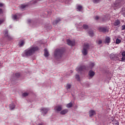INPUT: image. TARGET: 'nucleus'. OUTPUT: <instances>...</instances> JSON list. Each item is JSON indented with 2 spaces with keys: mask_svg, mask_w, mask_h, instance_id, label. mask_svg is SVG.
I'll use <instances>...</instances> for the list:
<instances>
[{
  "mask_svg": "<svg viewBox=\"0 0 125 125\" xmlns=\"http://www.w3.org/2000/svg\"><path fill=\"white\" fill-rule=\"evenodd\" d=\"M39 48L38 46L32 45L29 48L25 49L21 54L22 57H30L32 56L33 54H35L36 51H38Z\"/></svg>",
  "mask_w": 125,
  "mask_h": 125,
  "instance_id": "f257e3e1",
  "label": "nucleus"
},
{
  "mask_svg": "<svg viewBox=\"0 0 125 125\" xmlns=\"http://www.w3.org/2000/svg\"><path fill=\"white\" fill-rule=\"evenodd\" d=\"M94 63L93 62H90L89 66L88 68H86L85 66H81L78 67L76 70L78 72V73H83V71H85V70H89V69H92L93 67H94Z\"/></svg>",
  "mask_w": 125,
  "mask_h": 125,
  "instance_id": "f03ea898",
  "label": "nucleus"
},
{
  "mask_svg": "<svg viewBox=\"0 0 125 125\" xmlns=\"http://www.w3.org/2000/svg\"><path fill=\"white\" fill-rule=\"evenodd\" d=\"M91 46L88 43H84L83 45V49L82 50V52L84 56L87 55L88 53V51L90 49Z\"/></svg>",
  "mask_w": 125,
  "mask_h": 125,
  "instance_id": "7ed1b4c3",
  "label": "nucleus"
},
{
  "mask_svg": "<svg viewBox=\"0 0 125 125\" xmlns=\"http://www.w3.org/2000/svg\"><path fill=\"white\" fill-rule=\"evenodd\" d=\"M64 52V50L62 49H56L54 53V57L56 59L61 58L62 57V55Z\"/></svg>",
  "mask_w": 125,
  "mask_h": 125,
  "instance_id": "20e7f679",
  "label": "nucleus"
},
{
  "mask_svg": "<svg viewBox=\"0 0 125 125\" xmlns=\"http://www.w3.org/2000/svg\"><path fill=\"white\" fill-rule=\"evenodd\" d=\"M49 108H45V107H42L41 109V112L43 114V116H45L46 114L47 113V112L49 111Z\"/></svg>",
  "mask_w": 125,
  "mask_h": 125,
  "instance_id": "39448f33",
  "label": "nucleus"
},
{
  "mask_svg": "<svg viewBox=\"0 0 125 125\" xmlns=\"http://www.w3.org/2000/svg\"><path fill=\"white\" fill-rule=\"evenodd\" d=\"M66 42L67 43V44H68V45H70L71 46H74V45L76 44L75 41H71L69 39H67L66 40Z\"/></svg>",
  "mask_w": 125,
  "mask_h": 125,
  "instance_id": "423d86ee",
  "label": "nucleus"
},
{
  "mask_svg": "<svg viewBox=\"0 0 125 125\" xmlns=\"http://www.w3.org/2000/svg\"><path fill=\"white\" fill-rule=\"evenodd\" d=\"M94 75H95V72L92 70H90L88 73L89 79L91 80V79H92L94 77Z\"/></svg>",
  "mask_w": 125,
  "mask_h": 125,
  "instance_id": "0eeeda50",
  "label": "nucleus"
},
{
  "mask_svg": "<svg viewBox=\"0 0 125 125\" xmlns=\"http://www.w3.org/2000/svg\"><path fill=\"white\" fill-rule=\"evenodd\" d=\"M20 17H21V14H16L15 15L12 16V19H13V20H17V19H19Z\"/></svg>",
  "mask_w": 125,
  "mask_h": 125,
  "instance_id": "6e6552de",
  "label": "nucleus"
},
{
  "mask_svg": "<svg viewBox=\"0 0 125 125\" xmlns=\"http://www.w3.org/2000/svg\"><path fill=\"white\" fill-rule=\"evenodd\" d=\"M55 112H60L62 110V105H57L55 107Z\"/></svg>",
  "mask_w": 125,
  "mask_h": 125,
  "instance_id": "1a4fd4ad",
  "label": "nucleus"
},
{
  "mask_svg": "<svg viewBox=\"0 0 125 125\" xmlns=\"http://www.w3.org/2000/svg\"><path fill=\"white\" fill-rule=\"evenodd\" d=\"M110 59L112 60H120L118 58V55L111 54L110 55Z\"/></svg>",
  "mask_w": 125,
  "mask_h": 125,
  "instance_id": "9d476101",
  "label": "nucleus"
},
{
  "mask_svg": "<svg viewBox=\"0 0 125 125\" xmlns=\"http://www.w3.org/2000/svg\"><path fill=\"white\" fill-rule=\"evenodd\" d=\"M4 36L9 40V41H11L12 40V38L10 37V36L8 35V31L7 30L5 31L4 32Z\"/></svg>",
  "mask_w": 125,
  "mask_h": 125,
  "instance_id": "9b49d317",
  "label": "nucleus"
},
{
  "mask_svg": "<svg viewBox=\"0 0 125 125\" xmlns=\"http://www.w3.org/2000/svg\"><path fill=\"white\" fill-rule=\"evenodd\" d=\"M99 31H100V32H102V33H106L107 32L106 27H100L99 28Z\"/></svg>",
  "mask_w": 125,
  "mask_h": 125,
  "instance_id": "f8f14e48",
  "label": "nucleus"
},
{
  "mask_svg": "<svg viewBox=\"0 0 125 125\" xmlns=\"http://www.w3.org/2000/svg\"><path fill=\"white\" fill-rule=\"evenodd\" d=\"M95 20H98L99 19V20H101L102 22H104L106 20V19H107V17H104V18H99V17L98 16H96L95 17Z\"/></svg>",
  "mask_w": 125,
  "mask_h": 125,
  "instance_id": "ddd939ff",
  "label": "nucleus"
},
{
  "mask_svg": "<svg viewBox=\"0 0 125 125\" xmlns=\"http://www.w3.org/2000/svg\"><path fill=\"white\" fill-rule=\"evenodd\" d=\"M122 57L121 60H119V61H121V62H125V51H124L122 52Z\"/></svg>",
  "mask_w": 125,
  "mask_h": 125,
  "instance_id": "4468645a",
  "label": "nucleus"
},
{
  "mask_svg": "<svg viewBox=\"0 0 125 125\" xmlns=\"http://www.w3.org/2000/svg\"><path fill=\"white\" fill-rule=\"evenodd\" d=\"M96 114V112H95V111L93 110H91L89 111V117H93V116H94V115Z\"/></svg>",
  "mask_w": 125,
  "mask_h": 125,
  "instance_id": "2eb2a0df",
  "label": "nucleus"
},
{
  "mask_svg": "<svg viewBox=\"0 0 125 125\" xmlns=\"http://www.w3.org/2000/svg\"><path fill=\"white\" fill-rule=\"evenodd\" d=\"M76 26L77 27V28L78 29V31H81L82 29H83V25H82V23L76 24Z\"/></svg>",
  "mask_w": 125,
  "mask_h": 125,
  "instance_id": "dca6fc26",
  "label": "nucleus"
},
{
  "mask_svg": "<svg viewBox=\"0 0 125 125\" xmlns=\"http://www.w3.org/2000/svg\"><path fill=\"white\" fill-rule=\"evenodd\" d=\"M49 55V53H48V51H47V49H44V56L45 57H48Z\"/></svg>",
  "mask_w": 125,
  "mask_h": 125,
  "instance_id": "f3484780",
  "label": "nucleus"
},
{
  "mask_svg": "<svg viewBox=\"0 0 125 125\" xmlns=\"http://www.w3.org/2000/svg\"><path fill=\"white\" fill-rule=\"evenodd\" d=\"M68 109H64L61 111V115H65V114H67L68 113Z\"/></svg>",
  "mask_w": 125,
  "mask_h": 125,
  "instance_id": "a211bd4d",
  "label": "nucleus"
},
{
  "mask_svg": "<svg viewBox=\"0 0 125 125\" xmlns=\"http://www.w3.org/2000/svg\"><path fill=\"white\" fill-rule=\"evenodd\" d=\"M27 6H28V4H23L20 5V8L22 10H24V9H25Z\"/></svg>",
  "mask_w": 125,
  "mask_h": 125,
  "instance_id": "6ab92c4d",
  "label": "nucleus"
},
{
  "mask_svg": "<svg viewBox=\"0 0 125 125\" xmlns=\"http://www.w3.org/2000/svg\"><path fill=\"white\" fill-rule=\"evenodd\" d=\"M121 24V21L119 20H117L115 21L114 23V26H119Z\"/></svg>",
  "mask_w": 125,
  "mask_h": 125,
  "instance_id": "aec40b11",
  "label": "nucleus"
},
{
  "mask_svg": "<svg viewBox=\"0 0 125 125\" xmlns=\"http://www.w3.org/2000/svg\"><path fill=\"white\" fill-rule=\"evenodd\" d=\"M9 108L10 110H13L15 108V105H14V104L12 103L10 104Z\"/></svg>",
  "mask_w": 125,
  "mask_h": 125,
  "instance_id": "412c9836",
  "label": "nucleus"
},
{
  "mask_svg": "<svg viewBox=\"0 0 125 125\" xmlns=\"http://www.w3.org/2000/svg\"><path fill=\"white\" fill-rule=\"evenodd\" d=\"M109 42H110V37H106L105 40V44H109Z\"/></svg>",
  "mask_w": 125,
  "mask_h": 125,
  "instance_id": "4be33fe9",
  "label": "nucleus"
},
{
  "mask_svg": "<svg viewBox=\"0 0 125 125\" xmlns=\"http://www.w3.org/2000/svg\"><path fill=\"white\" fill-rule=\"evenodd\" d=\"M71 87H72V84L70 83H67L66 86V89L67 90H69V89H71Z\"/></svg>",
  "mask_w": 125,
  "mask_h": 125,
  "instance_id": "5701e85b",
  "label": "nucleus"
},
{
  "mask_svg": "<svg viewBox=\"0 0 125 125\" xmlns=\"http://www.w3.org/2000/svg\"><path fill=\"white\" fill-rule=\"evenodd\" d=\"M25 44V42L24 41H21L20 43H19V47H22Z\"/></svg>",
  "mask_w": 125,
  "mask_h": 125,
  "instance_id": "b1692460",
  "label": "nucleus"
},
{
  "mask_svg": "<svg viewBox=\"0 0 125 125\" xmlns=\"http://www.w3.org/2000/svg\"><path fill=\"white\" fill-rule=\"evenodd\" d=\"M60 21H61V19H58L54 21V24H58Z\"/></svg>",
  "mask_w": 125,
  "mask_h": 125,
  "instance_id": "393cba45",
  "label": "nucleus"
},
{
  "mask_svg": "<svg viewBox=\"0 0 125 125\" xmlns=\"http://www.w3.org/2000/svg\"><path fill=\"white\" fill-rule=\"evenodd\" d=\"M114 7H120L121 6V4L119 3L116 2L115 4H114Z\"/></svg>",
  "mask_w": 125,
  "mask_h": 125,
  "instance_id": "a878e982",
  "label": "nucleus"
},
{
  "mask_svg": "<svg viewBox=\"0 0 125 125\" xmlns=\"http://www.w3.org/2000/svg\"><path fill=\"white\" fill-rule=\"evenodd\" d=\"M73 106V104L72 103H70L66 104V107L67 108H71Z\"/></svg>",
  "mask_w": 125,
  "mask_h": 125,
  "instance_id": "bb28decb",
  "label": "nucleus"
},
{
  "mask_svg": "<svg viewBox=\"0 0 125 125\" xmlns=\"http://www.w3.org/2000/svg\"><path fill=\"white\" fill-rule=\"evenodd\" d=\"M88 34L90 37H93V36H94V34L93 33V32L92 31H89Z\"/></svg>",
  "mask_w": 125,
  "mask_h": 125,
  "instance_id": "cd10ccee",
  "label": "nucleus"
},
{
  "mask_svg": "<svg viewBox=\"0 0 125 125\" xmlns=\"http://www.w3.org/2000/svg\"><path fill=\"white\" fill-rule=\"evenodd\" d=\"M77 9L79 10V11H81L83 9V7L81 5H78L77 6Z\"/></svg>",
  "mask_w": 125,
  "mask_h": 125,
  "instance_id": "c85d7f7f",
  "label": "nucleus"
},
{
  "mask_svg": "<svg viewBox=\"0 0 125 125\" xmlns=\"http://www.w3.org/2000/svg\"><path fill=\"white\" fill-rule=\"evenodd\" d=\"M75 78H76V80L77 81H78V82H80V75H79L78 74H76V76H75Z\"/></svg>",
  "mask_w": 125,
  "mask_h": 125,
  "instance_id": "c756f323",
  "label": "nucleus"
},
{
  "mask_svg": "<svg viewBox=\"0 0 125 125\" xmlns=\"http://www.w3.org/2000/svg\"><path fill=\"white\" fill-rule=\"evenodd\" d=\"M83 29H84L85 30H86V29H88V26L86 24H84L83 26Z\"/></svg>",
  "mask_w": 125,
  "mask_h": 125,
  "instance_id": "7c9ffc66",
  "label": "nucleus"
},
{
  "mask_svg": "<svg viewBox=\"0 0 125 125\" xmlns=\"http://www.w3.org/2000/svg\"><path fill=\"white\" fill-rule=\"evenodd\" d=\"M28 95H29V93L27 92H25L22 94V96L24 97H26V96H28Z\"/></svg>",
  "mask_w": 125,
  "mask_h": 125,
  "instance_id": "2f4dec72",
  "label": "nucleus"
},
{
  "mask_svg": "<svg viewBox=\"0 0 125 125\" xmlns=\"http://www.w3.org/2000/svg\"><path fill=\"white\" fill-rule=\"evenodd\" d=\"M120 42H121V40L119 39H117L116 41V43H117V44H119V43H120Z\"/></svg>",
  "mask_w": 125,
  "mask_h": 125,
  "instance_id": "473e14b6",
  "label": "nucleus"
},
{
  "mask_svg": "<svg viewBox=\"0 0 125 125\" xmlns=\"http://www.w3.org/2000/svg\"><path fill=\"white\" fill-rule=\"evenodd\" d=\"M4 22V19H0V25Z\"/></svg>",
  "mask_w": 125,
  "mask_h": 125,
  "instance_id": "72a5a7b5",
  "label": "nucleus"
},
{
  "mask_svg": "<svg viewBox=\"0 0 125 125\" xmlns=\"http://www.w3.org/2000/svg\"><path fill=\"white\" fill-rule=\"evenodd\" d=\"M101 0H93L94 3H98Z\"/></svg>",
  "mask_w": 125,
  "mask_h": 125,
  "instance_id": "f704fd0d",
  "label": "nucleus"
},
{
  "mask_svg": "<svg viewBox=\"0 0 125 125\" xmlns=\"http://www.w3.org/2000/svg\"><path fill=\"white\" fill-rule=\"evenodd\" d=\"M38 125H46V124L44 122H40Z\"/></svg>",
  "mask_w": 125,
  "mask_h": 125,
  "instance_id": "c9c22d12",
  "label": "nucleus"
},
{
  "mask_svg": "<svg viewBox=\"0 0 125 125\" xmlns=\"http://www.w3.org/2000/svg\"><path fill=\"white\" fill-rule=\"evenodd\" d=\"M16 78H19L20 77V73H17L15 74Z\"/></svg>",
  "mask_w": 125,
  "mask_h": 125,
  "instance_id": "e433bc0d",
  "label": "nucleus"
},
{
  "mask_svg": "<svg viewBox=\"0 0 125 125\" xmlns=\"http://www.w3.org/2000/svg\"><path fill=\"white\" fill-rule=\"evenodd\" d=\"M38 0H35L32 1L33 4H35V3H37Z\"/></svg>",
  "mask_w": 125,
  "mask_h": 125,
  "instance_id": "4c0bfd02",
  "label": "nucleus"
},
{
  "mask_svg": "<svg viewBox=\"0 0 125 125\" xmlns=\"http://www.w3.org/2000/svg\"><path fill=\"white\" fill-rule=\"evenodd\" d=\"M97 42L98 44H101L102 43V40H99Z\"/></svg>",
  "mask_w": 125,
  "mask_h": 125,
  "instance_id": "58836bf2",
  "label": "nucleus"
},
{
  "mask_svg": "<svg viewBox=\"0 0 125 125\" xmlns=\"http://www.w3.org/2000/svg\"><path fill=\"white\" fill-rule=\"evenodd\" d=\"M27 21L28 24H30V23H33V21L31 20H28Z\"/></svg>",
  "mask_w": 125,
  "mask_h": 125,
  "instance_id": "ea45409f",
  "label": "nucleus"
},
{
  "mask_svg": "<svg viewBox=\"0 0 125 125\" xmlns=\"http://www.w3.org/2000/svg\"><path fill=\"white\" fill-rule=\"evenodd\" d=\"M122 30H125V25H122Z\"/></svg>",
  "mask_w": 125,
  "mask_h": 125,
  "instance_id": "a19ab883",
  "label": "nucleus"
},
{
  "mask_svg": "<svg viewBox=\"0 0 125 125\" xmlns=\"http://www.w3.org/2000/svg\"><path fill=\"white\" fill-rule=\"evenodd\" d=\"M3 5H4L3 3L0 2V7H2Z\"/></svg>",
  "mask_w": 125,
  "mask_h": 125,
  "instance_id": "79ce46f5",
  "label": "nucleus"
},
{
  "mask_svg": "<svg viewBox=\"0 0 125 125\" xmlns=\"http://www.w3.org/2000/svg\"><path fill=\"white\" fill-rule=\"evenodd\" d=\"M0 14H2V9H0Z\"/></svg>",
  "mask_w": 125,
  "mask_h": 125,
  "instance_id": "37998d69",
  "label": "nucleus"
},
{
  "mask_svg": "<svg viewBox=\"0 0 125 125\" xmlns=\"http://www.w3.org/2000/svg\"><path fill=\"white\" fill-rule=\"evenodd\" d=\"M115 125H119V122L118 121H116V123H115Z\"/></svg>",
  "mask_w": 125,
  "mask_h": 125,
  "instance_id": "c03bdc74",
  "label": "nucleus"
}]
</instances>
